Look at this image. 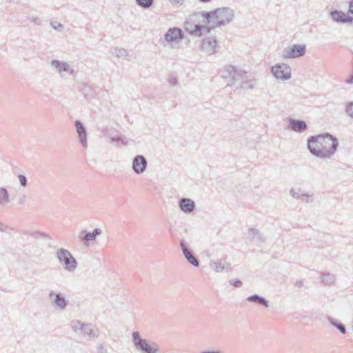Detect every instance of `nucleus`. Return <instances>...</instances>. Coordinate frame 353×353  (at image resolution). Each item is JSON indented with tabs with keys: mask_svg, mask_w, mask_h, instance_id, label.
Wrapping results in <instances>:
<instances>
[{
	"mask_svg": "<svg viewBox=\"0 0 353 353\" xmlns=\"http://www.w3.org/2000/svg\"><path fill=\"white\" fill-rule=\"evenodd\" d=\"M81 334L89 340L98 338L99 336V332L94 331L92 325L90 323H84L83 328L81 329Z\"/></svg>",
	"mask_w": 353,
	"mask_h": 353,
	"instance_id": "obj_20",
	"label": "nucleus"
},
{
	"mask_svg": "<svg viewBox=\"0 0 353 353\" xmlns=\"http://www.w3.org/2000/svg\"><path fill=\"white\" fill-rule=\"evenodd\" d=\"M230 283L232 285L236 288H240L242 286L243 283L239 279H234L230 281Z\"/></svg>",
	"mask_w": 353,
	"mask_h": 353,
	"instance_id": "obj_38",
	"label": "nucleus"
},
{
	"mask_svg": "<svg viewBox=\"0 0 353 353\" xmlns=\"http://www.w3.org/2000/svg\"><path fill=\"white\" fill-rule=\"evenodd\" d=\"M102 234L100 228H95L92 232L83 230L79 234V240L85 245H88L90 241H95L97 236Z\"/></svg>",
	"mask_w": 353,
	"mask_h": 353,
	"instance_id": "obj_12",
	"label": "nucleus"
},
{
	"mask_svg": "<svg viewBox=\"0 0 353 353\" xmlns=\"http://www.w3.org/2000/svg\"><path fill=\"white\" fill-rule=\"evenodd\" d=\"M173 5H182L184 0H169Z\"/></svg>",
	"mask_w": 353,
	"mask_h": 353,
	"instance_id": "obj_46",
	"label": "nucleus"
},
{
	"mask_svg": "<svg viewBox=\"0 0 353 353\" xmlns=\"http://www.w3.org/2000/svg\"><path fill=\"white\" fill-rule=\"evenodd\" d=\"M49 299L53 305L61 310H64L69 305V301L66 300L65 295L61 292L55 293L50 291Z\"/></svg>",
	"mask_w": 353,
	"mask_h": 353,
	"instance_id": "obj_8",
	"label": "nucleus"
},
{
	"mask_svg": "<svg viewBox=\"0 0 353 353\" xmlns=\"http://www.w3.org/2000/svg\"><path fill=\"white\" fill-rule=\"evenodd\" d=\"M17 177L19 179L20 185L22 187L26 188L28 185V179H27V177L25 175L22 174H19L17 175Z\"/></svg>",
	"mask_w": 353,
	"mask_h": 353,
	"instance_id": "obj_37",
	"label": "nucleus"
},
{
	"mask_svg": "<svg viewBox=\"0 0 353 353\" xmlns=\"http://www.w3.org/2000/svg\"><path fill=\"white\" fill-rule=\"evenodd\" d=\"M136 3L139 6L148 9L152 6L154 0H136Z\"/></svg>",
	"mask_w": 353,
	"mask_h": 353,
	"instance_id": "obj_32",
	"label": "nucleus"
},
{
	"mask_svg": "<svg viewBox=\"0 0 353 353\" xmlns=\"http://www.w3.org/2000/svg\"><path fill=\"white\" fill-rule=\"evenodd\" d=\"M200 353H222L220 350H205L202 351Z\"/></svg>",
	"mask_w": 353,
	"mask_h": 353,
	"instance_id": "obj_48",
	"label": "nucleus"
},
{
	"mask_svg": "<svg viewBox=\"0 0 353 353\" xmlns=\"http://www.w3.org/2000/svg\"><path fill=\"white\" fill-rule=\"evenodd\" d=\"M68 72H69L70 74H71V75H74V74H75L74 70L71 68L70 67V70Z\"/></svg>",
	"mask_w": 353,
	"mask_h": 353,
	"instance_id": "obj_51",
	"label": "nucleus"
},
{
	"mask_svg": "<svg viewBox=\"0 0 353 353\" xmlns=\"http://www.w3.org/2000/svg\"><path fill=\"white\" fill-rule=\"evenodd\" d=\"M321 281L325 284H332L335 281V277L330 273H325L321 275Z\"/></svg>",
	"mask_w": 353,
	"mask_h": 353,
	"instance_id": "obj_31",
	"label": "nucleus"
},
{
	"mask_svg": "<svg viewBox=\"0 0 353 353\" xmlns=\"http://www.w3.org/2000/svg\"><path fill=\"white\" fill-rule=\"evenodd\" d=\"M168 82L171 85H176L178 83L177 78L176 77H170Z\"/></svg>",
	"mask_w": 353,
	"mask_h": 353,
	"instance_id": "obj_42",
	"label": "nucleus"
},
{
	"mask_svg": "<svg viewBox=\"0 0 353 353\" xmlns=\"http://www.w3.org/2000/svg\"><path fill=\"white\" fill-rule=\"evenodd\" d=\"M97 353H108V350L103 344H99L97 347Z\"/></svg>",
	"mask_w": 353,
	"mask_h": 353,
	"instance_id": "obj_41",
	"label": "nucleus"
},
{
	"mask_svg": "<svg viewBox=\"0 0 353 353\" xmlns=\"http://www.w3.org/2000/svg\"><path fill=\"white\" fill-rule=\"evenodd\" d=\"M211 0H199L200 2L201 3H208L210 2Z\"/></svg>",
	"mask_w": 353,
	"mask_h": 353,
	"instance_id": "obj_52",
	"label": "nucleus"
},
{
	"mask_svg": "<svg viewBox=\"0 0 353 353\" xmlns=\"http://www.w3.org/2000/svg\"><path fill=\"white\" fill-rule=\"evenodd\" d=\"M84 323H81L79 321H72L71 322V327L74 332L79 331L81 332Z\"/></svg>",
	"mask_w": 353,
	"mask_h": 353,
	"instance_id": "obj_34",
	"label": "nucleus"
},
{
	"mask_svg": "<svg viewBox=\"0 0 353 353\" xmlns=\"http://www.w3.org/2000/svg\"><path fill=\"white\" fill-rule=\"evenodd\" d=\"M110 142L111 143H113V142H116L117 143H120V142H123V140L121 139V137H110Z\"/></svg>",
	"mask_w": 353,
	"mask_h": 353,
	"instance_id": "obj_43",
	"label": "nucleus"
},
{
	"mask_svg": "<svg viewBox=\"0 0 353 353\" xmlns=\"http://www.w3.org/2000/svg\"><path fill=\"white\" fill-rule=\"evenodd\" d=\"M349 9L347 14H353V0H350L348 2Z\"/></svg>",
	"mask_w": 353,
	"mask_h": 353,
	"instance_id": "obj_44",
	"label": "nucleus"
},
{
	"mask_svg": "<svg viewBox=\"0 0 353 353\" xmlns=\"http://www.w3.org/2000/svg\"><path fill=\"white\" fill-rule=\"evenodd\" d=\"M56 256L66 271L71 272L75 271L78 263L70 251L64 248H59L56 252Z\"/></svg>",
	"mask_w": 353,
	"mask_h": 353,
	"instance_id": "obj_4",
	"label": "nucleus"
},
{
	"mask_svg": "<svg viewBox=\"0 0 353 353\" xmlns=\"http://www.w3.org/2000/svg\"><path fill=\"white\" fill-rule=\"evenodd\" d=\"M330 14L334 22L348 24L353 23V14H346L341 10H334L331 11Z\"/></svg>",
	"mask_w": 353,
	"mask_h": 353,
	"instance_id": "obj_11",
	"label": "nucleus"
},
{
	"mask_svg": "<svg viewBox=\"0 0 353 353\" xmlns=\"http://www.w3.org/2000/svg\"><path fill=\"white\" fill-rule=\"evenodd\" d=\"M26 199V195H22L18 201V203L22 205L25 203Z\"/></svg>",
	"mask_w": 353,
	"mask_h": 353,
	"instance_id": "obj_47",
	"label": "nucleus"
},
{
	"mask_svg": "<svg viewBox=\"0 0 353 353\" xmlns=\"http://www.w3.org/2000/svg\"><path fill=\"white\" fill-rule=\"evenodd\" d=\"M7 229V226H5L3 223L0 222V232H4Z\"/></svg>",
	"mask_w": 353,
	"mask_h": 353,
	"instance_id": "obj_50",
	"label": "nucleus"
},
{
	"mask_svg": "<svg viewBox=\"0 0 353 353\" xmlns=\"http://www.w3.org/2000/svg\"><path fill=\"white\" fill-rule=\"evenodd\" d=\"M132 336L134 346L143 353L160 352L159 345L156 343L141 339L139 332H133Z\"/></svg>",
	"mask_w": 353,
	"mask_h": 353,
	"instance_id": "obj_3",
	"label": "nucleus"
},
{
	"mask_svg": "<svg viewBox=\"0 0 353 353\" xmlns=\"http://www.w3.org/2000/svg\"><path fill=\"white\" fill-rule=\"evenodd\" d=\"M288 128L299 133L303 132L308 128L307 123L303 120L296 119H290Z\"/></svg>",
	"mask_w": 353,
	"mask_h": 353,
	"instance_id": "obj_16",
	"label": "nucleus"
},
{
	"mask_svg": "<svg viewBox=\"0 0 353 353\" xmlns=\"http://www.w3.org/2000/svg\"><path fill=\"white\" fill-rule=\"evenodd\" d=\"M148 161L146 158L141 154L135 156L132 160V170L137 174H141L143 173L147 168Z\"/></svg>",
	"mask_w": 353,
	"mask_h": 353,
	"instance_id": "obj_10",
	"label": "nucleus"
},
{
	"mask_svg": "<svg viewBox=\"0 0 353 353\" xmlns=\"http://www.w3.org/2000/svg\"><path fill=\"white\" fill-rule=\"evenodd\" d=\"M165 39L168 42L176 41L177 40H181L183 39V32L179 28H172L168 29L167 32L165 34Z\"/></svg>",
	"mask_w": 353,
	"mask_h": 353,
	"instance_id": "obj_15",
	"label": "nucleus"
},
{
	"mask_svg": "<svg viewBox=\"0 0 353 353\" xmlns=\"http://www.w3.org/2000/svg\"><path fill=\"white\" fill-rule=\"evenodd\" d=\"M79 91L83 94L85 99H90L94 97V91L90 85L83 84L79 88Z\"/></svg>",
	"mask_w": 353,
	"mask_h": 353,
	"instance_id": "obj_26",
	"label": "nucleus"
},
{
	"mask_svg": "<svg viewBox=\"0 0 353 353\" xmlns=\"http://www.w3.org/2000/svg\"><path fill=\"white\" fill-rule=\"evenodd\" d=\"M179 208L184 213L190 214L196 208L194 201L189 198H181L179 201Z\"/></svg>",
	"mask_w": 353,
	"mask_h": 353,
	"instance_id": "obj_14",
	"label": "nucleus"
},
{
	"mask_svg": "<svg viewBox=\"0 0 353 353\" xmlns=\"http://www.w3.org/2000/svg\"><path fill=\"white\" fill-rule=\"evenodd\" d=\"M74 126L81 145L83 148H86L88 146V133L85 127L84 126L83 123L79 120H76L74 121Z\"/></svg>",
	"mask_w": 353,
	"mask_h": 353,
	"instance_id": "obj_13",
	"label": "nucleus"
},
{
	"mask_svg": "<svg viewBox=\"0 0 353 353\" xmlns=\"http://www.w3.org/2000/svg\"><path fill=\"white\" fill-rule=\"evenodd\" d=\"M246 300L250 303H254L259 305H262L265 307H269V301L265 297L259 294H254L249 296Z\"/></svg>",
	"mask_w": 353,
	"mask_h": 353,
	"instance_id": "obj_22",
	"label": "nucleus"
},
{
	"mask_svg": "<svg viewBox=\"0 0 353 353\" xmlns=\"http://www.w3.org/2000/svg\"><path fill=\"white\" fill-rule=\"evenodd\" d=\"M219 27L216 26V23L214 20L212 19V21L210 23H205V25H201L199 27V32L196 33V37H200L203 34H208L211 32V30H214L216 28Z\"/></svg>",
	"mask_w": 353,
	"mask_h": 353,
	"instance_id": "obj_21",
	"label": "nucleus"
},
{
	"mask_svg": "<svg viewBox=\"0 0 353 353\" xmlns=\"http://www.w3.org/2000/svg\"><path fill=\"white\" fill-rule=\"evenodd\" d=\"M306 52L305 45L294 44L282 50V57L285 59L296 58L303 56Z\"/></svg>",
	"mask_w": 353,
	"mask_h": 353,
	"instance_id": "obj_6",
	"label": "nucleus"
},
{
	"mask_svg": "<svg viewBox=\"0 0 353 353\" xmlns=\"http://www.w3.org/2000/svg\"><path fill=\"white\" fill-rule=\"evenodd\" d=\"M235 75H232L229 82L228 83V85H233L236 81L243 80L244 79V76L246 74L245 71L241 69H239L236 68L235 70Z\"/></svg>",
	"mask_w": 353,
	"mask_h": 353,
	"instance_id": "obj_24",
	"label": "nucleus"
},
{
	"mask_svg": "<svg viewBox=\"0 0 353 353\" xmlns=\"http://www.w3.org/2000/svg\"><path fill=\"white\" fill-rule=\"evenodd\" d=\"M345 112L349 117L353 118V101L346 103Z\"/></svg>",
	"mask_w": 353,
	"mask_h": 353,
	"instance_id": "obj_36",
	"label": "nucleus"
},
{
	"mask_svg": "<svg viewBox=\"0 0 353 353\" xmlns=\"http://www.w3.org/2000/svg\"><path fill=\"white\" fill-rule=\"evenodd\" d=\"M201 17H203L202 11L191 14L185 21L183 28L190 35L196 37V33L199 32L198 28L200 26Z\"/></svg>",
	"mask_w": 353,
	"mask_h": 353,
	"instance_id": "obj_5",
	"label": "nucleus"
},
{
	"mask_svg": "<svg viewBox=\"0 0 353 353\" xmlns=\"http://www.w3.org/2000/svg\"><path fill=\"white\" fill-rule=\"evenodd\" d=\"M210 266L216 272H222L224 270L231 272L232 269L231 264L224 259H220L219 262L211 261L210 263Z\"/></svg>",
	"mask_w": 353,
	"mask_h": 353,
	"instance_id": "obj_18",
	"label": "nucleus"
},
{
	"mask_svg": "<svg viewBox=\"0 0 353 353\" xmlns=\"http://www.w3.org/2000/svg\"><path fill=\"white\" fill-rule=\"evenodd\" d=\"M303 285V281H301V280H297L295 283H294V285L297 286V287H302Z\"/></svg>",
	"mask_w": 353,
	"mask_h": 353,
	"instance_id": "obj_49",
	"label": "nucleus"
},
{
	"mask_svg": "<svg viewBox=\"0 0 353 353\" xmlns=\"http://www.w3.org/2000/svg\"><path fill=\"white\" fill-rule=\"evenodd\" d=\"M51 65L57 69L61 74L63 72H68L70 70V65L65 61L54 59L51 61Z\"/></svg>",
	"mask_w": 353,
	"mask_h": 353,
	"instance_id": "obj_23",
	"label": "nucleus"
},
{
	"mask_svg": "<svg viewBox=\"0 0 353 353\" xmlns=\"http://www.w3.org/2000/svg\"><path fill=\"white\" fill-rule=\"evenodd\" d=\"M338 146V139L328 132L310 136L307 139V149L317 158H330L336 152Z\"/></svg>",
	"mask_w": 353,
	"mask_h": 353,
	"instance_id": "obj_1",
	"label": "nucleus"
},
{
	"mask_svg": "<svg viewBox=\"0 0 353 353\" xmlns=\"http://www.w3.org/2000/svg\"><path fill=\"white\" fill-rule=\"evenodd\" d=\"M180 248L187 261L194 267L198 268L200 264L199 261L194 256L192 250L189 248L188 244L184 239L181 240Z\"/></svg>",
	"mask_w": 353,
	"mask_h": 353,
	"instance_id": "obj_9",
	"label": "nucleus"
},
{
	"mask_svg": "<svg viewBox=\"0 0 353 353\" xmlns=\"http://www.w3.org/2000/svg\"><path fill=\"white\" fill-rule=\"evenodd\" d=\"M110 52L112 54H114L117 57L125 58L128 60L130 59L127 58L128 56V54L127 52V50L125 48H119L118 47L112 48L110 49Z\"/></svg>",
	"mask_w": 353,
	"mask_h": 353,
	"instance_id": "obj_27",
	"label": "nucleus"
},
{
	"mask_svg": "<svg viewBox=\"0 0 353 353\" xmlns=\"http://www.w3.org/2000/svg\"><path fill=\"white\" fill-rule=\"evenodd\" d=\"M303 192L301 189H294L292 188L290 190V194L294 199H299L301 196H303Z\"/></svg>",
	"mask_w": 353,
	"mask_h": 353,
	"instance_id": "obj_35",
	"label": "nucleus"
},
{
	"mask_svg": "<svg viewBox=\"0 0 353 353\" xmlns=\"http://www.w3.org/2000/svg\"><path fill=\"white\" fill-rule=\"evenodd\" d=\"M31 21L36 25L40 26L41 24V21L38 17H32Z\"/></svg>",
	"mask_w": 353,
	"mask_h": 353,
	"instance_id": "obj_45",
	"label": "nucleus"
},
{
	"mask_svg": "<svg viewBox=\"0 0 353 353\" xmlns=\"http://www.w3.org/2000/svg\"><path fill=\"white\" fill-rule=\"evenodd\" d=\"M217 46V41L213 37H207L204 39L201 45L202 50L210 54H214L216 52V47Z\"/></svg>",
	"mask_w": 353,
	"mask_h": 353,
	"instance_id": "obj_17",
	"label": "nucleus"
},
{
	"mask_svg": "<svg viewBox=\"0 0 353 353\" xmlns=\"http://www.w3.org/2000/svg\"><path fill=\"white\" fill-rule=\"evenodd\" d=\"M310 196L308 194V193H303V196H301L299 199H301L303 201H305L306 203H311L312 202V199H309V197Z\"/></svg>",
	"mask_w": 353,
	"mask_h": 353,
	"instance_id": "obj_40",
	"label": "nucleus"
},
{
	"mask_svg": "<svg viewBox=\"0 0 353 353\" xmlns=\"http://www.w3.org/2000/svg\"><path fill=\"white\" fill-rule=\"evenodd\" d=\"M236 68L237 67L231 65H225L223 70L222 77L225 79H230L232 75H235V70Z\"/></svg>",
	"mask_w": 353,
	"mask_h": 353,
	"instance_id": "obj_28",
	"label": "nucleus"
},
{
	"mask_svg": "<svg viewBox=\"0 0 353 353\" xmlns=\"http://www.w3.org/2000/svg\"><path fill=\"white\" fill-rule=\"evenodd\" d=\"M352 330H353V325H352Z\"/></svg>",
	"mask_w": 353,
	"mask_h": 353,
	"instance_id": "obj_53",
	"label": "nucleus"
},
{
	"mask_svg": "<svg viewBox=\"0 0 353 353\" xmlns=\"http://www.w3.org/2000/svg\"><path fill=\"white\" fill-rule=\"evenodd\" d=\"M10 201L9 193L4 187H0V205L7 203Z\"/></svg>",
	"mask_w": 353,
	"mask_h": 353,
	"instance_id": "obj_29",
	"label": "nucleus"
},
{
	"mask_svg": "<svg viewBox=\"0 0 353 353\" xmlns=\"http://www.w3.org/2000/svg\"><path fill=\"white\" fill-rule=\"evenodd\" d=\"M247 239L250 241L257 244L262 243L265 241L263 234L261 233L259 230L254 228H250L248 229Z\"/></svg>",
	"mask_w": 353,
	"mask_h": 353,
	"instance_id": "obj_19",
	"label": "nucleus"
},
{
	"mask_svg": "<svg viewBox=\"0 0 353 353\" xmlns=\"http://www.w3.org/2000/svg\"><path fill=\"white\" fill-rule=\"evenodd\" d=\"M327 319L330 323L336 327L341 333L345 334L347 332L346 328L342 323L330 316H327Z\"/></svg>",
	"mask_w": 353,
	"mask_h": 353,
	"instance_id": "obj_25",
	"label": "nucleus"
},
{
	"mask_svg": "<svg viewBox=\"0 0 353 353\" xmlns=\"http://www.w3.org/2000/svg\"><path fill=\"white\" fill-rule=\"evenodd\" d=\"M255 86V80L251 79V80H247V81H242L241 83V88L244 90H252Z\"/></svg>",
	"mask_w": 353,
	"mask_h": 353,
	"instance_id": "obj_30",
	"label": "nucleus"
},
{
	"mask_svg": "<svg viewBox=\"0 0 353 353\" xmlns=\"http://www.w3.org/2000/svg\"><path fill=\"white\" fill-rule=\"evenodd\" d=\"M23 234H26V235H29L31 237L36 239H39V238H46L47 237V235L45 233L39 232V231L32 232H23Z\"/></svg>",
	"mask_w": 353,
	"mask_h": 353,
	"instance_id": "obj_33",
	"label": "nucleus"
},
{
	"mask_svg": "<svg viewBox=\"0 0 353 353\" xmlns=\"http://www.w3.org/2000/svg\"><path fill=\"white\" fill-rule=\"evenodd\" d=\"M50 25L55 30H62L63 29V26L57 21H52Z\"/></svg>",
	"mask_w": 353,
	"mask_h": 353,
	"instance_id": "obj_39",
	"label": "nucleus"
},
{
	"mask_svg": "<svg viewBox=\"0 0 353 353\" xmlns=\"http://www.w3.org/2000/svg\"><path fill=\"white\" fill-rule=\"evenodd\" d=\"M204 23H210L212 19L214 20L216 26H224L230 23L234 18V10L228 7H223L211 11H202Z\"/></svg>",
	"mask_w": 353,
	"mask_h": 353,
	"instance_id": "obj_2",
	"label": "nucleus"
},
{
	"mask_svg": "<svg viewBox=\"0 0 353 353\" xmlns=\"http://www.w3.org/2000/svg\"><path fill=\"white\" fill-rule=\"evenodd\" d=\"M271 71L276 79L288 80L291 78V68L285 63L276 64L272 66Z\"/></svg>",
	"mask_w": 353,
	"mask_h": 353,
	"instance_id": "obj_7",
	"label": "nucleus"
}]
</instances>
